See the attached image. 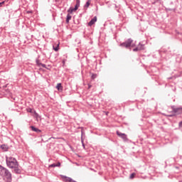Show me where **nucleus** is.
<instances>
[{
  "instance_id": "f257e3e1",
  "label": "nucleus",
  "mask_w": 182,
  "mask_h": 182,
  "mask_svg": "<svg viewBox=\"0 0 182 182\" xmlns=\"http://www.w3.org/2000/svg\"><path fill=\"white\" fill-rule=\"evenodd\" d=\"M0 176L6 180V182H12V173H11V171H9L8 168L4 167L2 165H0Z\"/></svg>"
},
{
  "instance_id": "f03ea898",
  "label": "nucleus",
  "mask_w": 182,
  "mask_h": 182,
  "mask_svg": "<svg viewBox=\"0 0 182 182\" xmlns=\"http://www.w3.org/2000/svg\"><path fill=\"white\" fill-rule=\"evenodd\" d=\"M6 163L9 168H14V167H17V166H19V164H18V161L16 160V159L12 156H6Z\"/></svg>"
},
{
  "instance_id": "7ed1b4c3",
  "label": "nucleus",
  "mask_w": 182,
  "mask_h": 182,
  "mask_svg": "<svg viewBox=\"0 0 182 182\" xmlns=\"http://www.w3.org/2000/svg\"><path fill=\"white\" fill-rule=\"evenodd\" d=\"M132 43H133V39L128 38L124 42L120 43L119 46H121V48H126L127 49V48H130V46H132Z\"/></svg>"
},
{
  "instance_id": "20e7f679",
  "label": "nucleus",
  "mask_w": 182,
  "mask_h": 182,
  "mask_svg": "<svg viewBox=\"0 0 182 182\" xmlns=\"http://www.w3.org/2000/svg\"><path fill=\"white\" fill-rule=\"evenodd\" d=\"M117 135L118 136V137H120V139H122L123 141H124L125 143L129 141V138H127V134L124 133H122L119 131H117Z\"/></svg>"
},
{
  "instance_id": "39448f33",
  "label": "nucleus",
  "mask_w": 182,
  "mask_h": 182,
  "mask_svg": "<svg viewBox=\"0 0 182 182\" xmlns=\"http://www.w3.org/2000/svg\"><path fill=\"white\" fill-rule=\"evenodd\" d=\"M171 109L173 113H176V114H182V107L176 108L175 106H172Z\"/></svg>"
},
{
  "instance_id": "423d86ee",
  "label": "nucleus",
  "mask_w": 182,
  "mask_h": 182,
  "mask_svg": "<svg viewBox=\"0 0 182 182\" xmlns=\"http://www.w3.org/2000/svg\"><path fill=\"white\" fill-rule=\"evenodd\" d=\"M30 129L32 130V132H35L36 133H38V134H39V133H42V130L39 129V128H37L33 125L30 126Z\"/></svg>"
},
{
  "instance_id": "0eeeda50",
  "label": "nucleus",
  "mask_w": 182,
  "mask_h": 182,
  "mask_svg": "<svg viewBox=\"0 0 182 182\" xmlns=\"http://www.w3.org/2000/svg\"><path fill=\"white\" fill-rule=\"evenodd\" d=\"M96 22H97V17L95 16L90 21V22H88V26H92V25H95Z\"/></svg>"
},
{
  "instance_id": "6e6552de",
  "label": "nucleus",
  "mask_w": 182,
  "mask_h": 182,
  "mask_svg": "<svg viewBox=\"0 0 182 182\" xmlns=\"http://www.w3.org/2000/svg\"><path fill=\"white\" fill-rule=\"evenodd\" d=\"M13 169L12 171L15 173V174H21V173H22V171L19 168V166H15Z\"/></svg>"
},
{
  "instance_id": "1a4fd4ad",
  "label": "nucleus",
  "mask_w": 182,
  "mask_h": 182,
  "mask_svg": "<svg viewBox=\"0 0 182 182\" xmlns=\"http://www.w3.org/2000/svg\"><path fill=\"white\" fill-rule=\"evenodd\" d=\"M0 149H1V150L4 151H8V150H9V146L8 144H4L0 146Z\"/></svg>"
},
{
  "instance_id": "9d476101",
  "label": "nucleus",
  "mask_w": 182,
  "mask_h": 182,
  "mask_svg": "<svg viewBox=\"0 0 182 182\" xmlns=\"http://www.w3.org/2000/svg\"><path fill=\"white\" fill-rule=\"evenodd\" d=\"M56 89L58 90V92H63V86H62V83H58L56 85Z\"/></svg>"
},
{
  "instance_id": "9b49d317",
  "label": "nucleus",
  "mask_w": 182,
  "mask_h": 182,
  "mask_svg": "<svg viewBox=\"0 0 182 182\" xmlns=\"http://www.w3.org/2000/svg\"><path fill=\"white\" fill-rule=\"evenodd\" d=\"M50 168H55V167H60V162H57V164H52L48 166Z\"/></svg>"
},
{
  "instance_id": "f8f14e48",
  "label": "nucleus",
  "mask_w": 182,
  "mask_h": 182,
  "mask_svg": "<svg viewBox=\"0 0 182 182\" xmlns=\"http://www.w3.org/2000/svg\"><path fill=\"white\" fill-rule=\"evenodd\" d=\"M70 19H72V16H70V14H68L67 16H66V20H65L66 23H69Z\"/></svg>"
},
{
  "instance_id": "ddd939ff",
  "label": "nucleus",
  "mask_w": 182,
  "mask_h": 182,
  "mask_svg": "<svg viewBox=\"0 0 182 182\" xmlns=\"http://www.w3.org/2000/svg\"><path fill=\"white\" fill-rule=\"evenodd\" d=\"M90 2H92V0H87V1L84 5V8H89V6H90Z\"/></svg>"
},
{
  "instance_id": "4468645a",
  "label": "nucleus",
  "mask_w": 182,
  "mask_h": 182,
  "mask_svg": "<svg viewBox=\"0 0 182 182\" xmlns=\"http://www.w3.org/2000/svg\"><path fill=\"white\" fill-rule=\"evenodd\" d=\"M79 6H80V4H79V1H77L75 6V8H73V10L75 11H77V9H79Z\"/></svg>"
},
{
  "instance_id": "2eb2a0df",
  "label": "nucleus",
  "mask_w": 182,
  "mask_h": 182,
  "mask_svg": "<svg viewBox=\"0 0 182 182\" xmlns=\"http://www.w3.org/2000/svg\"><path fill=\"white\" fill-rule=\"evenodd\" d=\"M67 12L70 15V14H73V12H75V10H73V7H70L69 9L67 11Z\"/></svg>"
},
{
  "instance_id": "dca6fc26",
  "label": "nucleus",
  "mask_w": 182,
  "mask_h": 182,
  "mask_svg": "<svg viewBox=\"0 0 182 182\" xmlns=\"http://www.w3.org/2000/svg\"><path fill=\"white\" fill-rule=\"evenodd\" d=\"M138 47L139 48V50H144V44H141L139 43Z\"/></svg>"
},
{
  "instance_id": "f3484780",
  "label": "nucleus",
  "mask_w": 182,
  "mask_h": 182,
  "mask_svg": "<svg viewBox=\"0 0 182 182\" xmlns=\"http://www.w3.org/2000/svg\"><path fill=\"white\" fill-rule=\"evenodd\" d=\"M53 50H55V52H58V50H59V43L57 44V46L55 47V46H53Z\"/></svg>"
},
{
  "instance_id": "a211bd4d",
  "label": "nucleus",
  "mask_w": 182,
  "mask_h": 182,
  "mask_svg": "<svg viewBox=\"0 0 182 182\" xmlns=\"http://www.w3.org/2000/svg\"><path fill=\"white\" fill-rule=\"evenodd\" d=\"M36 63L37 66H38V68H41V64L42 63H41V60H40L39 59H37V60H36Z\"/></svg>"
},
{
  "instance_id": "6ab92c4d",
  "label": "nucleus",
  "mask_w": 182,
  "mask_h": 182,
  "mask_svg": "<svg viewBox=\"0 0 182 182\" xmlns=\"http://www.w3.org/2000/svg\"><path fill=\"white\" fill-rule=\"evenodd\" d=\"M134 177H136V173H132L130 174L129 178L131 180H133V178H134Z\"/></svg>"
},
{
  "instance_id": "aec40b11",
  "label": "nucleus",
  "mask_w": 182,
  "mask_h": 182,
  "mask_svg": "<svg viewBox=\"0 0 182 182\" xmlns=\"http://www.w3.org/2000/svg\"><path fill=\"white\" fill-rule=\"evenodd\" d=\"M96 77H97V74H95V73L92 74L91 79L95 80L96 79Z\"/></svg>"
},
{
  "instance_id": "412c9836",
  "label": "nucleus",
  "mask_w": 182,
  "mask_h": 182,
  "mask_svg": "<svg viewBox=\"0 0 182 182\" xmlns=\"http://www.w3.org/2000/svg\"><path fill=\"white\" fill-rule=\"evenodd\" d=\"M85 135V131L83 130V128H82V129H81V137H84Z\"/></svg>"
},
{
  "instance_id": "4be33fe9",
  "label": "nucleus",
  "mask_w": 182,
  "mask_h": 182,
  "mask_svg": "<svg viewBox=\"0 0 182 182\" xmlns=\"http://www.w3.org/2000/svg\"><path fill=\"white\" fill-rule=\"evenodd\" d=\"M139 50H140V48L138 46L133 49V52H139Z\"/></svg>"
},
{
  "instance_id": "5701e85b",
  "label": "nucleus",
  "mask_w": 182,
  "mask_h": 182,
  "mask_svg": "<svg viewBox=\"0 0 182 182\" xmlns=\"http://www.w3.org/2000/svg\"><path fill=\"white\" fill-rule=\"evenodd\" d=\"M166 11H176V9H170V8H166L165 9Z\"/></svg>"
},
{
  "instance_id": "b1692460",
  "label": "nucleus",
  "mask_w": 182,
  "mask_h": 182,
  "mask_svg": "<svg viewBox=\"0 0 182 182\" xmlns=\"http://www.w3.org/2000/svg\"><path fill=\"white\" fill-rule=\"evenodd\" d=\"M40 66H41V68H44L45 69H48V68L46 67V64H43L42 63L40 64Z\"/></svg>"
},
{
  "instance_id": "393cba45",
  "label": "nucleus",
  "mask_w": 182,
  "mask_h": 182,
  "mask_svg": "<svg viewBox=\"0 0 182 182\" xmlns=\"http://www.w3.org/2000/svg\"><path fill=\"white\" fill-rule=\"evenodd\" d=\"M32 108H28V109H27V112H28V113H32Z\"/></svg>"
},
{
  "instance_id": "a878e982",
  "label": "nucleus",
  "mask_w": 182,
  "mask_h": 182,
  "mask_svg": "<svg viewBox=\"0 0 182 182\" xmlns=\"http://www.w3.org/2000/svg\"><path fill=\"white\" fill-rule=\"evenodd\" d=\"M5 4V1L0 2V8L2 6V5Z\"/></svg>"
},
{
  "instance_id": "bb28decb",
  "label": "nucleus",
  "mask_w": 182,
  "mask_h": 182,
  "mask_svg": "<svg viewBox=\"0 0 182 182\" xmlns=\"http://www.w3.org/2000/svg\"><path fill=\"white\" fill-rule=\"evenodd\" d=\"M34 114H35L36 116H37V117H38V116H39V114H38L36 111H34Z\"/></svg>"
},
{
  "instance_id": "cd10ccee",
  "label": "nucleus",
  "mask_w": 182,
  "mask_h": 182,
  "mask_svg": "<svg viewBox=\"0 0 182 182\" xmlns=\"http://www.w3.org/2000/svg\"><path fill=\"white\" fill-rule=\"evenodd\" d=\"M65 62H66V60H62L63 65H65Z\"/></svg>"
},
{
  "instance_id": "c85d7f7f",
  "label": "nucleus",
  "mask_w": 182,
  "mask_h": 182,
  "mask_svg": "<svg viewBox=\"0 0 182 182\" xmlns=\"http://www.w3.org/2000/svg\"><path fill=\"white\" fill-rule=\"evenodd\" d=\"M81 143H84L83 136H81Z\"/></svg>"
},
{
  "instance_id": "c756f323",
  "label": "nucleus",
  "mask_w": 182,
  "mask_h": 182,
  "mask_svg": "<svg viewBox=\"0 0 182 182\" xmlns=\"http://www.w3.org/2000/svg\"><path fill=\"white\" fill-rule=\"evenodd\" d=\"M82 145L83 149H85V142H82Z\"/></svg>"
},
{
  "instance_id": "7c9ffc66",
  "label": "nucleus",
  "mask_w": 182,
  "mask_h": 182,
  "mask_svg": "<svg viewBox=\"0 0 182 182\" xmlns=\"http://www.w3.org/2000/svg\"><path fill=\"white\" fill-rule=\"evenodd\" d=\"M174 168H176V170H178V168H180V167H178V166H174Z\"/></svg>"
},
{
  "instance_id": "2f4dec72",
  "label": "nucleus",
  "mask_w": 182,
  "mask_h": 182,
  "mask_svg": "<svg viewBox=\"0 0 182 182\" xmlns=\"http://www.w3.org/2000/svg\"><path fill=\"white\" fill-rule=\"evenodd\" d=\"M77 2L80 4V0H76V4H77Z\"/></svg>"
},
{
  "instance_id": "473e14b6",
  "label": "nucleus",
  "mask_w": 182,
  "mask_h": 182,
  "mask_svg": "<svg viewBox=\"0 0 182 182\" xmlns=\"http://www.w3.org/2000/svg\"><path fill=\"white\" fill-rule=\"evenodd\" d=\"M27 14H32V11H27Z\"/></svg>"
},
{
  "instance_id": "72a5a7b5",
  "label": "nucleus",
  "mask_w": 182,
  "mask_h": 182,
  "mask_svg": "<svg viewBox=\"0 0 182 182\" xmlns=\"http://www.w3.org/2000/svg\"><path fill=\"white\" fill-rule=\"evenodd\" d=\"M90 87H92L91 85H88V89H90Z\"/></svg>"
},
{
  "instance_id": "f704fd0d",
  "label": "nucleus",
  "mask_w": 182,
  "mask_h": 182,
  "mask_svg": "<svg viewBox=\"0 0 182 182\" xmlns=\"http://www.w3.org/2000/svg\"><path fill=\"white\" fill-rule=\"evenodd\" d=\"M173 116H174L173 114H170L168 115V117H173Z\"/></svg>"
},
{
  "instance_id": "c9c22d12",
  "label": "nucleus",
  "mask_w": 182,
  "mask_h": 182,
  "mask_svg": "<svg viewBox=\"0 0 182 182\" xmlns=\"http://www.w3.org/2000/svg\"><path fill=\"white\" fill-rule=\"evenodd\" d=\"M8 1H9V0H5V1H3V2H4V4H5V2H8Z\"/></svg>"
},
{
  "instance_id": "e433bc0d",
  "label": "nucleus",
  "mask_w": 182,
  "mask_h": 182,
  "mask_svg": "<svg viewBox=\"0 0 182 182\" xmlns=\"http://www.w3.org/2000/svg\"><path fill=\"white\" fill-rule=\"evenodd\" d=\"M107 114H109V112H106V115L107 116Z\"/></svg>"
},
{
  "instance_id": "4c0bfd02",
  "label": "nucleus",
  "mask_w": 182,
  "mask_h": 182,
  "mask_svg": "<svg viewBox=\"0 0 182 182\" xmlns=\"http://www.w3.org/2000/svg\"><path fill=\"white\" fill-rule=\"evenodd\" d=\"M133 46H134V44H132V47H133Z\"/></svg>"
},
{
  "instance_id": "58836bf2",
  "label": "nucleus",
  "mask_w": 182,
  "mask_h": 182,
  "mask_svg": "<svg viewBox=\"0 0 182 182\" xmlns=\"http://www.w3.org/2000/svg\"><path fill=\"white\" fill-rule=\"evenodd\" d=\"M56 1H58V0H55Z\"/></svg>"
}]
</instances>
